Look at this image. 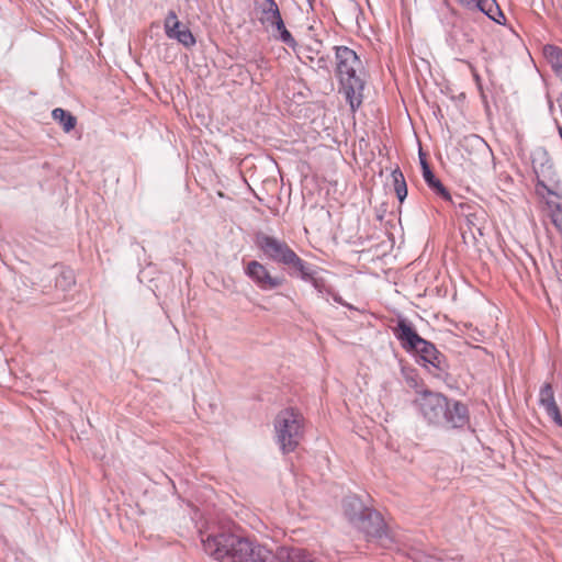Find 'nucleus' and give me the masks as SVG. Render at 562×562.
Masks as SVG:
<instances>
[{
	"label": "nucleus",
	"mask_w": 562,
	"mask_h": 562,
	"mask_svg": "<svg viewBox=\"0 0 562 562\" xmlns=\"http://www.w3.org/2000/svg\"><path fill=\"white\" fill-rule=\"evenodd\" d=\"M202 546L220 562H321L302 548H281L274 554L265 546L231 532L207 535Z\"/></svg>",
	"instance_id": "f257e3e1"
},
{
	"label": "nucleus",
	"mask_w": 562,
	"mask_h": 562,
	"mask_svg": "<svg viewBox=\"0 0 562 562\" xmlns=\"http://www.w3.org/2000/svg\"><path fill=\"white\" fill-rule=\"evenodd\" d=\"M413 403L429 426L454 430L464 429L470 424L468 405L440 392L420 390Z\"/></svg>",
	"instance_id": "f03ea898"
},
{
	"label": "nucleus",
	"mask_w": 562,
	"mask_h": 562,
	"mask_svg": "<svg viewBox=\"0 0 562 562\" xmlns=\"http://www.w3.org/2000/svg\"><path fill=\"white\" fill-rule=\"evenodd\" d=\"M393 334L401 347L417 357V363L425 368L434 378L447 380L449 362L447 357L437 349L436 345L424 339L406 318L400 317L393 327Z\"/></svg>",
	"instance_id": "7ed1b4c3"
},
{
	"label": "nucleus",
	"mask_w": 562,
	"mask_h": 562,
	"mask_svg": "<svg viewBox=\"0 0 562 562\" xmlns=\"http://www.w3.org/2000/svg\"><path fill=\"white\" fill-rule=\"evenodd\" d=\"M336 78L338 91L345 97L352 113L357 112L364 98L367 72L357 53L348 46H335Z\"/></svg>",
	"instance_id": "20e7f679"
},
{
	"label": "nucleus",
	"mask_w": 562,
	"mask_h": 562,
	"mask_svg": "<svg viewBox=\"0 0 562 562\" xmlns=\"http://www.w3.org/2000/svg\"><path fill=\"white\" fill-rule=\"evenodd\" d=\"M255 245L267 260L283 267L290 277L304 267L305 261L283 239L259 232Z\"/></svg>",
	"instance_id": "39448f33"
},
{
	"label": "nucleus",
	"mask_w": 562,
	"mask_h": 562,
	"mask_svg": "<svg viewBox=\"0 0 562 562\" xmlns=\"http://www.w3.org/2000/svg\"><path fill=\"white\" fill-rule=\"evenodd\" d=\"M274 430L282 453L293 452L304 436V417L293 407L282 409L274 418Z\"/></svg>",
	"instance_id": "423d86ee"
},
{
	"label": "nucleus",
	"mask_w": 562,
	"mask_h": 562,
	"mask_svg": "<svg viewBox=\"0 0 562 562\" xmlns=\"http://www.w3.org/2000/svg\"><path fill=\"white\" fill-rule=\"evenodd\" d=\"M532 168L537 177V188H542L549 195H557V193L547 184L548 181H554L557 172L553 167V161L549 156L546 148H538L532 156Z\"/></svg>",
	"instance_id": "0eeeda50"
},
{
	"label": "nucleus",
	"mask_w": 562,
	"mask_h": 562,
	"mask_svg": "<svg viewBox=\"0 0 562 562\" xmlns=\"http://www.w3.org/2000/svg\"><path fill=\"white\" fill-rule=\"evenodd\" d=\"M245 276L261 291H271L282 286L285 282L283 277L272 276L268 268L257 261L251 260L244 267Z\"/></svg>",
	"instance_id": "6e6552de"
},
{
	"label": "nucleus",
	"mask_w": 562,
	"mask_h": 562,
	"mask_svg": "<svg viewBox=\"0 0 562 562\" xmlns=\"http://www.w3.org/2000/svg\"><path fill=\"white\" fill-rule=\"evenodd\" d=\"M355 527L372 538H382L386 529L382 515L370 507L355 524Z\"/></svg>",
	"instance_id": "1a4fd4ad"
},
{
	"label": "nucleus",
	"mask_w": 562,
	"mask_h": 562,
	"mask_svg": "<svg viewBox=\"0 0 562 562\" xmlns=\"http://www.w3.org/2000/svg\"><path fill=\"white\" fill-rule=\"evenodd\" d=\"M318 268L305 261L304 267L294 274V278L311 283L318 295L327 300L329 294H333V288L327 283L325 278L318 274Z\"/></svg>",
	"instance_id": "9d476101"
},
{
	"label": "nucleus",
	"mask_w": 562,
	"mask_h": 562,
	"mask_svg": "<svg viewBox=\"0 0 562 562\" xmlns=\"http://www.w3.org/2000/svg\"><path fill=\"white\" fill-rule=\"evenodd\" d=\"M468 10H477L487 15L492 21L503 25L506 18L496 0H456Z\"/></svg>",
	"instance_id": "9b49d317"
},
{
	"label": "nucleus",
	"mask_w": 562,
	"mask_h": 562,
	"mask_svg": "<svg viewBox=\"0 0 562 562\" xmlns=\"http://www.w3.org/2000/svg\"><path fill=\"white\" fill-rule=\"evenodd\" d=\"M539 405L544 409L554 424L562 427V414L554 398V391L551 383H544L539 391Z\"/></svg>",
	"instance_id": "f8f14e48"
},
{
	"label": "nucleus",
	"mask_w": 562,
	"mask_h": 562,
	"mask_svg": "<svg viewBox=\"0 0 562 562\" xmlns=\"http://www.w3.org/2000/svg\"><path fill=\"white\" fill-rule=\"evenodd\" d=\"M254 10L257 14L259 23L267 27L271 24L279 15H281L280 9L276 0H254Z\"/></svg>",
	"instance_id": "ddd939ff"
},
{
	"label": "nucleus",
	"mask_w": 562,
	"mask_h": 562,
	"mask_svg": "<svg viewBox=\"0 0 562 562\" xmlns=\"http://www.w3.org/2000/svg\"><path fill=\"white\" fill-rule=\"evenodd\" d=\"M266 30L271 32V35L276 41L285 44L292 50H296L297 42L286 29L282 15H279V18L266 27Z\"/></svg>",
	"instance_id": "4468645a"
},
{
	"label": "nucleus",
	"mask_w": 562,
	"mask_h": 562,
	"mask_svg": "<svg viewBox=\"0 0 562 562\" xmlns=\"http://www.w3.org/2000/svg\"><path fill=\"white\" fill-rule=\"evenodd\" d=\"M342 507L345 516L353 526L369 509L356 495L347 496L342 502Z\"/></svg>",
	"instance_id": "2eb2a0df"
},
{
	"label": "nucleus",
	"mask_w": 562,
	"mask_h": 562,
	"mask_svg": "<svg viewBox=\"0 0 562 562\" xmlns=\"http://www.w3.org/2000/svg\"><path fill=\"white\" fill-rule=\"evenodd\" d=\"M322 46L323 42L321 40H315L314 45L302 46L297 44L296 50L293 52L303 64H308L310 67H312L316 60V56L321 54Z\"/></svg>",
	"instance_id": "dca6fc26"
},
{
	"label": "nucleus",
	"mask_w": 562,
	"mask_h": 562,
	"mask_svg": "<svg viewBox=\"0 0 562 562\" xmlns=\"http://www.w3.org/2000/svg\"><path fill=\"white\" fill-rule=\"evenodd\" d=\"M428 188L439 198H441L443 201L450 202L454 204L452 200V195L450 194L449 190L443 186V183L435 176L434 172L428 173L427 176L423 177Z\"/></svg>",
	"instance_id": "f3484780"
},
{
	"label": "nucleus",
	"mask_w": 562,
	"mask_h": 562,
	"mask_svg": "<svg viewBox=\"0 0 562 562\" xmlns=\"http://www.w3.org/2000/svg\"><path fill=\"white\" fill-rule=\"evenodd\" d=\"M543 55L557 75H562V48L555 45H546Z\"/></svg>",
	"instance_id": "a211bd4d"
},
{
	"label": "nucleus",
	"mask_w": 562,
	"mask_h": 562,
	"mask_svg": "<svg viewBox=\"0 0 562 562\" xmlns=\"http://www.w3.org/2000/svg\"><path fill=\"white\" fill-rule=\"evenodd\" d=\"M52 116L59 125H61L66 133H69L71 130H74L77 124L76 116L61 108L54 109Z\"/></svg>",
	"instance_id": "6ab92c4d"
},
{
	"label": "nucleus",
	"mask_w": 562,
	"mask_h": 562,
	"mask_svg": "<svg viewBox=\"0 0 562 562\" xmlns=\"http://www.w3.org/2000/svg\"><path fill=\"white\" fill-rule=\"evenodd\" d=\"M391 177L393 179V187L396 196L398 201L402 203L407 196V184L405 181V177L398 167H396L392 171Z\"/></svg>",
	"instance_id": "aec40b11"
},
{
	"label": "nucleus",
	"mask_w": 562,
	"mask_h": 562,
	"mask_svg": "<svg viewBox=\"0 0 562 562\" xmlns=\"http://www.w3.org/2000/svg\"><path fill=\"white\" fill-rule=\"evenodd\" d=\"M76 283L75 274L71 269H64L58 277L56 278L55 285L56 288L68 291Z\"/></svg>",
	"instance_id": "412c9836"
},
{
	"label": "nucleus",
	"mask_w": 562,
	"mask_h": 562,
	"mask_svg": "<svg viewBox=\"0 0 562 562\" xmlns=\"http://www.w3.org/2000/svg\"><path fill=\"white\" fill-rule=\"evenodd\" d=\"M168 38L177 40L184 47L190 48L195 45V37L192 32L187 26H182L181 31H178L175 34L168 33Z\"/></svg>",
	"instance_id": "4be33fe9"
},
{
	"label": "nucleus",
	"mask_w": 562,
	"mask_h": 562,
	"mask_svg": "<svg viewBox=\"0 0 562 562\" xmlns=\"http://www.w3.org/2000/svg\"><path fill=\"white\" fill-rule=\"evenodd\" d=\"M458 207L460 210V214L464 216L467 225L470 228L475 227L477 225L476 207L464 202L459 203Z\"/></svg>",
	"instance_id": "5701e85b"
},
{
	"label": "nucleus",
	"mask_w": 562,
	"mask_h": 562,
	"mask_svg": "<svg viewBox=\"0 0 562 562\" xmlns=\"http://www.w3.org/2000/svg\"><path fill=\"white\" fill-rule=\"evenodd\" d=\"M401 373L405 380V382L407 383V385L412 389H415L416 392H418V387L422 383V380L416 371V369L414 368H411V367H403L401 369Z\"/></svg>",
	"instance_id": "b1692460"
},
{
	"label": "nucleus",
	"mask_w": 562,
	"mask_h": 562,
	"mask_svg": "<svg viewBox=\"0 0 562 562\" xmlns=\"http://www.w3.org/2000/svg\"><path fill=\"white\" fill-rule=\"evenodd\" d=\"M164 26H165L166 36L168 37V32H169V34H175L178 31H181L183 25L178 20L176 12L169 11L165 19Z\"/></svg>",
	"instance_id": "393cba45"
},
{
	"label": "nucleus",
	"mask_w": 562,
	"mask_h": 562,
	"mask_svg": "<svg viewBox=\"0 0 562 562\" xmlns=\"http://www.w3.org/2000/svg\"><path fill=\"white\" fill-rule=\"evenodd\" d=\"M550 207V217L555 228L562 233V205L560 203L548 202Z\"/></svg>",
	"instance_id": "a878e982"
},
{
	"label": "nucleus",
	"mask_w": 562,
	"mask_h": 562,
	"mask_svg": "<svg viewBox=\"0 0 562 562\" xmlns=\"http://www.w3.org/2000/svg\"><path fill=\"white\" fill-rule=\"evenodd\" d=\"M329 64H330V57L328 54H323L321 52L319 55L316 56L315 63L312 65V69L315 71H326L329 72Z\"/></svg>",
	"instance_id": "bb28decb"
},
{
	"label": "nucleus",
	"mask_w": 562,
	"mask_h": 562,
	"mask_svg": "<svg viewBox=\"0 0 562 562\" xmlns=\"http://www.w3.org/2000/svg\"><path fill=\"white\" fill-rule=\"evenodd\" d=\"M413 559L415 560V562H443L442 558L425 554L423 552L416 553V555Z\"/></svg>",
	"instance_id": "cd10ccee"
},
{
	"label": "nucleus",
	"mask_w": 562,
	"mask_h": 562,
	"mask_svg": "<svg viewBox=\"0 0 562 562\" xmlns=\"http://www.w3.org/2000/svg\"><path fill=\"white\" fill-rule=\"evenodd\" d=\"M329 296H330V297H333V300H334L336 303H338V304H340V305H342V306H345V307H347V308H349V310H353V306H352L351 304H349V303L345 302V301L342 300V297H341L338 293H336L334 290H333V294H329Z\"/></svg>",
	"instance_id": "c85d7f7f"
},
{
	"label": "nucleus",
	"mask_w": 562,
	"mask_h": 562,
	"mask_svg": "<svg viewBox=\"0 0 562 562\" xmlns=\"http://www.w3.org/2000/svg\"><path fill=\"white\" fill-rule=\"evenodd\" d=\"M420 167H422L423 177L427 176V172L428 173L432 172L427 159H422Z\"/></svg>",
	"instance_id": "c756f323"
},
{
	"label": "nucleus",
	"mask_w": 562,
	"mask_h": 562,
	"mask_svg": "<svg viewBox=\"0 0 562 562\" xmlns=\"http://www.w3.org/2000/svg\"><path fill=\"white\" fill-rule=\"evenodd\" d=\"M473 140L475 143L476 146H480L486 150H490V147L488 145L485 143V140L483 138H481L480 136H473Z\"/></svg>",
	"instance_id": "7c9ffc66"
},
{
	"label": "nucleus",
	"mask_w": 562,
	"mask_h": 562,
	"mask_svg": "<svg viewBox=\"0 0 562 562\" xmlns=\"http://www.w3.org/2000/svg\"><path fill=\"white\" fill-rule=\"evenodd\" d=\"M473 79L477 86V89L483 93L482 80H481L480 75L476 71L473 72Z\"/></svg>",
	"instance_id": "2f4dec72"
},
{
	"label": "nucleus",
	"mask_w": 562,
	"mask_h": 562,
	"mask_svg": "<svg viewBox=\"0 0 562 562\" xmlns=\"http://www.w3.org/2000/svg\"><path fill=\"white\" fill-rule=\"evenodd\" d=\"M256 65L258 68H261L262 67V64H266V59L265 57L260 56L258 59L255 60Z\"/></svg>",
	"instance_id": "473e14b6"
},
{
	"label": "nucleus",
	"mask_w": 562,
	"mask_h": 562,
	"mask_svg": "<svg viewBox=\"0 0 562 562\" xmlns=\"http://www.w3.org/2000/svg\"><path fill=\"white\" fill-rule=\"evenodd\" d=\"M422 159H426V156L423 151H419V162L422 161Z\"/></svg>",
	"instance_id": "72a5a7b5"
},
{
	"label": "nucleus",
	"mask_w": 562,
	"mask_h": 562,
	"mask_svg": "<svg viewBox=\"0 0 562 562\" xmlns=\"http://www.w3.org/2000/svg\"><path fill=\"white\" fill-rule=\"evenodd\" d=\"M558 132H559V135H560V137L562 139V126L558 125Z\"/></svg>",
	"instance_id": "f704fd0d"
},
{
	"label": "nucleus",
	"mask_w": 562,
	"mask_h": 562,
	"mask_svg": "<svg viewBox=\"0 0 562 562\" xmlns=\"http://www.w3.org/2000/svg\"><path fill=\"white\" fill-rule=\"evenodd\" d=\"M314 1H315V0H307L308 4H310L311 7H313V2H314Z\"/></svg>",
	"instance_id": "c9c22d12"
}]
</instances>
